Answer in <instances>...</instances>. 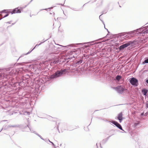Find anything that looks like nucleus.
Returning <instances> with one entry per match:
<instances>
[{
	"label": "nucleus",
	"mask_w": 148,
	"mask_h": 148,
	"mask_svg": "<svg viewBox=\"0 0 148 148\" xmlns=\"http://www.w3.org/2000/svg\"><path fill=\"white\" fill-rule=\"evenodd\" d=\"M115 89L119 93H121L124 90V89L121 86H118L116 87L115 88Z\"/></svg>",
	"instance_id": "5"
},
{
	"label": "nucleus",
	"mask_w": 148,
	"mask_h": 148,
	"mask_svg": "<svg viewBox=\"0 0 148 148\" xmlns=\"http://www.w3.org/2000/svg\"><path fill=\"white\" fill-rule=\"evenodd\" d=\"M8 14H6L3 17V18H4L5 17L8 16Z\"/></svg>",
	"instance_id": "11"
},
{
	"label": "nucleus",
	"mask_w": 148,
	"mask_h": 148,
	"mask_svg": "<svg viewBox=\"0 0 148 148\" xmlns=\"http://www.w3.org/2000/svg\"><path fill=\"white\" fill-rule=\"evenodd\" d=\"M130 83L133 85L137 86L138 85V80L132 77L130 78Z\"/></svg>",
	"instance_id": "2"
},
{
	"label": "nucleus",
	"mask_w": 148,
	"mask_h": 148,
	"mask_svg": "<svg viewBox=\"0 0 148 148\" xmlns=\"http://www.w3.org/2000/svg\"><path fill=\"white\" fill-rule=\"evenodd\" d=\"M148 92V90L146 89H144L142 90V92L144 95H146V94Z\"/></svg>",
	"instance_id": "8"
},
{
	"label": "nucleus",
	"mask_w": 148,
	"mask_h": 148,
	"mask_svg": "<svg viewBox=\"0 0 148 148\" xmlns=\"http://www.w3.org/2000/svg\"><path fill=\"white\" fill-rule=\"evenodd\" d=\"M132 43V42L130 41L129 42H127L125 44H123L121 46L119 47L120 49H122L124 48L127 47L128 46H129Z\"/></svg>",
	"instance_id": "4"
},
{
	"label": "nucleus",
	"mask_w": 148,
	"mask_h": 148,
	"mask_svg": "<svg viewBox=\"0 0 148 148\" xmlns=\"http://www.w3.org/2000/svg\"><path fill=\"white\" fill-rule=\"evenodd\" d=\"M144 62L145 63H148V59L145 60Z\"/></svg>",
	"instance_id": "10"
},
{
	"label": "nucleus",
	"mask_w": 148,
	"mask_h": 148,
	"mask_svg": "<svg viewBox=\"0 0 148 148\" xmlns=\"http://www.w3.org/2000/svg\"><path fill=\"white\" fill-rule=\"evenodd\" d=\"M123 114L122 112H121L118 115L117 118L119 120L120 123L121 122V121L123 119Z\"/></svg>",
	"instance_id": "6"
},
{
	"label": "nucleus",
	"mask_w": 148,
	"mask_h": 148,
	"mask_svg": "<svg viewBox=\"0 0 148 148\" xmlns=\"http://www.w3.org/2000/svg\"><path fill=\"white\" fill-rule=\"evenodd\" d=\"M146 82L147 84H148V80H147Z\"/></svg>",
	"instance_id": "12"
},
{
	"label": "nucleus",
	"mask_w": 148,
	"mask_h": 148,
	"mask_svg": "<svg viewBox=\"0 0 148 148\" xmlns=\"http://www.w3.org/2000/svg\"><path fill=\"white\" fill-rule=\"evenodd\" d=\"M67 72L66 69H64L60 71H58L56 73L52 75L51 77V78H57L61 76L62 74L66 73Z\"/></svg>",
	"instance_id": "1"
},
{
	"label": "nucleus",
	"mask_w": 148,
	"mask_h": 148,
	"mask_svg": "<svg viewBox=\"0 0 148 148\" xmlns=\"http://www.w3.org/2000/svg\"><path fill=\"white\" fill-rule=\"evenodd\" d=\"M22 10V8H21L18 7L14 9L11 13L12 14L15 13H20Z\"/></svg>",
	"instance_id": "3"
},
{
	"label": "nucleus",
	"mask_w": 148,
	"mask_h": 148,
	"mask_svg": "<svg viewBox=\"0 0 148 148\" xmlns=\"http://www.w3.org/2000/svg\"><path fill=\"white\" fill-rule=\"evenodd\" d=\"M121 78V77L120 75H117L116 76V79L117 80L119 81Z\"/></svg>",
	"instance_id": "9"
},
{
	"label": "nucleus",
	"mask_w": 148,
	"mask_h": 148,
	"mask_svg": "<svg viewBox=\"0 0 148 148\" xmlns=\"http://www.w3.org/2000/svg\"><path fill=\"white\" fill-rule=\"evenodd\" d=\"M112 123L121 130H123L121 125L115 121H112Z\"/></svg>",
	"instance_id": "7"
}]
</instances>
